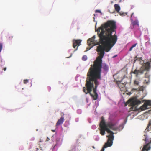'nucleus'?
Wrapping results in <instances>:
<instances>
[{
  "mask_svg": "<svg viewBox=\"0 0 151 151\" xmlns=\"http://www.w3.org/2000/svg\"><path fill=\"white\" fill-rule=\"evenodd\" d=\"M107 49L106 47L102 45H99L97 48V52H99V56L94 61L93 65H91L87 74L85 86L83 88V92L86 94L89 93L94 100H96L98 98V94L96 92L97 88L99 84L98 79H101V68L103 71L107 73L109 69V67L105 63L102 64V58L105 54V51Z\"/></svg>",
  "mask_w": 151,
  "mask_h": 151,
  "instance_id": "obj_1",
  "label": "nucleus"
},
{
  "mask_svg": "<svg viewBox=\"0 0 151 151\" xmlns=\"http://www.w3.org/2000/svg\"><path fill=\"white\" fill-rule=\"evenodd\" d=\"M116 22L110 20L102 24L96 30V29L100 43L103 46L107 47L106 52H109L117 41V36L115 34L112 35L113 32H116Z\"/></svg>",
  "mask_w": 151,
  "mask_h": 151,
  "instance_id": "obj_2",
  "label": "nucleus"
},
{
  "mask_svg": "<svg viewBox=\"0 0 151 151\" xmlns=\"http://www.w3.org/2000/svg\"><path fill=\"white\" fill-rule=\"evenodd\" d=\"M101 119L99 124L100 134L102 135H104L105 134V131H106L108 133L110 134L106 136L108 138L107 142H113L114 139V133L109 129L115 131L118 129V127L116 126L115 123L112 122H111L106 124L104 118L103 117H101Z\"/></svg>",
  "mask_w": 151,
  "mask_h": 151,
  "instance_id": "obj_3",
  "label": "nucleus"
},
{
  "mask_svg": "<svg viewBox=\"0 0 151 151\" xmlns=\"http://www.w3.org/2000/svg\"><path fill=\"white\" fill-rule=\"evenodd\" d=\"M150 63L147 62L144 64L142 66L139 70H137L135 69L133 72H131V73H133L136 75V77H137L139 74H142L144 71L145 70L148 71L150 68Z\"/></svg>",
  "mask_w": 151,
  "mask_h": 151,
  "instance_id": "obj_4",
  "label": "nucleus"
},
{
  "mask_svg": "<svg viewBox=\"0 0 151 151\" xmlns=\"http://www.w3.org/2000/svg\"><path fill=\"white\" fill-rule=\"evenodd\" d=\"M96 38L95 35H94L91 38H89L87 40V43L89 47H87L86 51L89 50L91 48H92L94 46L97 45H99V43L97 40H95V39Z\"/></svg>",
  "mask_w": 151,
  "mask_h": 151,
  "instance_id": "obj_5",
  "label": "nucleus"
},
{
  "mask_svg": "<svg viewBox=\"0 0 151 151\" xmlns=\"http://www.w3.org/2000/svg\"><path fill=\"white\" fill-rule=\"evenodd\" d=\"M144 136L145 137V139H143V140L145 142L146 144L143 146L142 151H148L151 149V138L150 139V141L149 142L147 135L144 134Z\"/></svg>",
  "mask_w": 151,
  "mask_h": 151,
  "instance_id": "obj_6",
  "label": "nucleus"
},
{
  "mask_svg": "<svg viewBox=\"0 0 151 151\" xmlns=\"http://www.w3.org/2000/svg\"><path fill=\"white\" fill-rule=\"evenodd\" d=\"M82 40H73V47L74 48H76L77 47L76 50H77L78 46L80 45Z\"/></svg>",
  "mask_w": 151,
  "mask_h": 151,
  "instance_id": "obj_7",
  "label": "nucleus"
},
{
  "mask_svg": "<svg viewBox=\"0 0 151 151\" xmlns=\"http://www.w3.org/2000/svg\"><path fill=\"white\" fill-rule=\"evenodd\" d=\"M130 101L131 104L132 106H134L136 105H137L139 104L141 102V101L137 99H132L129 100Z\"/></svg>",
  "mask_w": 151,
  "mask_h": 151,
  "instance_id": "obj_8",
  "label": "nucleus"
},
{
  "mask_svg": "<svg viewBox=\"0 0 151 151\" xmlns=\"http://www.w3.org/2000/svg\"><path fill=\"white\" fill-rule=\"evenodd\" d=\"M113 142H108L105 143L104 145L103 148L101 149V151H104V148L108 147H110L112 146L113 144Z\"/></svg>",
  "mask_w": 151,
  "mask_h": 151,
  "instance_id": "obj_9",
  "label": "nucleus"
},
{
  "mask_svg": "<svg viewBox=\"0 0 151 151\" xmlns=\"http://www.w3.org/2000/svg\"><path fill=\"white\" fill-rule=\"evenodd\" d=\"M64 121V118L63 117H61L59 119L56 123V126H58L63 123Z\"/></svg>",
  "mask_w": 151,
  "mask_h": 151,
  "instance_id": "obj_10",
  "label": "nucleus"
},
{
  "mask_svg": "<svg viewBox=\"0 0 151 151\" xmlns=\"http://www.w3.org/2000/svg\"><path fill=\"white\" fill-rule=\"evenodd\" d=\"M151 130V120H150L149 123L148 124V126L146 128V129H145L144 132L145 133L147 132L149 130Z\"/></svg>",
  "mask_w": 151,
  "mask_h": 151,
  "instance_id": "obj_11",
  "label": "nucleus"
},
{
  "mask_svg": "<svg viewBox=\"0 0 151 151\" xmlns=\"http://www.w3.org/2000/svg\"><path fill=\"white\" fill-rule=\"evenodd\" d=\"M114 7L115 10L117 12H119L120 10V7L118 4H114Z\"/></svg>",
  "mask_w": 151,
  "mask_h": 151,
  "instance_id": "obj_12",
  "label": "nucleus"
},
{
  "mask_svg": "<svg viewBox=\"0 0 151 151\" xmlns=\"http://www.w3.org/2000/svg\"><path fill=\"white\" fill-rule=\"evenodd\" d=\"M149 108H148L147 106V105H146L145 103L143 105L140 107V109L142 111L146 110Z\"/></svg>",
  "mask_w": 151,
  "mask_h": 151,
  "instance_id": "obj_13",
  "label": "nucleus"
},
{
  "mask_svg": "<svg viewBox=\"0 0 151 151\" xmlns=\"http://www.w3.org/2000/svg\"><path fill=\"white\" fill-rule=\"evenodd\" d=\"M131 24L133 26L136 25H139V22L138 20H136L132 22Z\"/></svg>",
  "mask_w": 151,
  "mask_h": 151,
  "instance_id": "obj_14",
  "label": "nucleus"
},
{
  "mask_svg": "<svg viewBox=\"0 0 151 151\" xmlns=\"http://www.w3.org/2000/svg\"><path fill=\"white\" fill-rule=\"evenodd\" d=\"M146 105H147V106L148 107V106H151V103L150 101H148L145 103Z\"/></svg>",
  "mask_w": 151,
  "mask_h": 151,
  "instance_id": "obj_15",
  "label": "nucleus"
},
{
  "mask_svg": "<svg viewBox=\"0 0 151 151\" xmlns=\"http://www.w3.org/2000/svg\"><path fill=\"white\" fill-rule=\"evenodd\" d=\"M145 78H147V81H149L150 75L149 74L148 72L147 73L145 74Z\"/></svg>",
  "mask_w": 151,
  "mask_h": 151,
  "instance_id": "obj_16",
  "label": "nucleus"
},
{
  "mask_svg": "<svg viewBox=\"0 0 151 151\" xmlns=\"http://www.w3.org/2000/svg\"><path fill=\"white\" fill-rule=\"evenodd\" d=\"M46 148V146L45 145H40V148L41 149V150H43L45 148Z\"/></svg>",
  "mask_w": 151,
  "mask_h": 151,
  "instance_id": "obj_17",
  "label": "nucleus"
},
{
  "mask_svg": "<svg viewBox=\"0 0 151 151\" xmlns=\"http://www.w3.org/2000/svg\"><path fill=\"white\" fill-rule=\"evenodd\" d=\"M87 59V57L86 55H84L82 58V60H83L85 61Z\"/></svg>",
  "mask_w": 151,
  "mask_h": 151,
  "instance_id": "obj_18",
  "label": "nucleus"
},
{
  "mask_svg": "<svg viewBox=\"0 0 151 151\" xmlns=\"http://www.w3.org/2000/svg\"><path fill=\"white\" fill-rule=\"evenodd\" d=\"M13 37V36L11 35H9L7 37L8 39L9 40H12Z\"/></svg>",
  "mask_w": 151,
  "mask_h": 151,
  "instance_id": "obj_19",
  "label": "nucleus"
},
{
  "mask_svg": "<svg viewBox=\"0 0 151 151\" xmlns=\"http://www.w3.org/2000/svg\"><path fill=\"white\" fill-rule=\"evenodd\" d=\"M134 83L136 85H138L139 84V82L138 81L134 80Z\"/></svg>",
  "mask_w": 151,
  "mask_h": 151,
  "instance_id": "obj_20",
  "label": "nucleus"
},
{
  "mask_svg": "<svg viewBox=\"0 0 151 151\" xmlns=\"http://www.w3.org/2000/svg\"><path fill=\"white\" fill-rule=\"evenodd\" d=\"M28 80L26 79L24 80V84H26L28 82Z\"/></svg>",
  "mask_w": 151,
  "mask_h": 151,
  "instance_id": "obj_21",
  "label": "nucleus"
},
{
  "mask_svg": "<svg viewBox=\"0 0 151 151\" xmlns=\"http://www.w3.org/2000/svg\"><path fill=\"white\" fill-rule=\"evenodd\" d=\"M2 48V44L1 43H0V52H1Z\"/></svg>",
  "mask_w": 151,
  "mask_h": 151,
  "instance_id": "obj_22",
  "label": "nucleus"
},
{
  "mask_svg": "<svg viewBox=\"0 0 151 151\" xmlns=\"http://www.w3.org/2000/svg\"><path fill=\"white\" fill-rule=\"evenodd\" d=\"M96 12L101 13V11L100 10H96L95 11Z\"/></svg>",
  "mask_w": 151,
  "mask_h": 151,
  "instance_id": "obj_23",
  "label": "nucleus"
},
{
  "mask_svg": "<svg viewBox=\"0 0 151 151\" xmlns=\"http://www.w3.org/2000/svg\"><path fill=\"white\" fill-rule=\"evenodd\" d=\"M137 44V43L135 44H134V45H132V46L133 48H134V47L136 46Z\"/></svg>",
  "mask_w": 151,
  "mask_h": 151,
  "instance_id": "obj_24",
  "label": "nucleus"
},
{
  "mask_svg": "<svg viewBox=\"0 0 151 151\" xmlns=\"http://www.w3.org/2000/svg\"><path fill=\"white\" fill-rule=\"evenodd\" d=\"M50 140V139L48 138V137H47V139H46V141H49V140Z\"/></svg>",
  "mask_w": 151,
  "mask_h": 151,
  "instance_id": "obj_25",
  "label": "nucleus"
},
{
  "mask_svg": "<svg viewBox=\"0 0 151 151\" xmlns=\"http://www.w3.org/2000/svg\"><path fill=\"white\" fill-rule=\"evenodd\" d=\"M133 48L132 47V46H131V47L129 49V51H131L132 50V49H133Z\"/></svg>",
  "mask_w": 151,
  "mask_h": 151,
  "instance_id": "obj_26",
  "label": "nucleus"
},
{
  "mask_svg": "<svg viewBox=\"0 0 151 151\" xmlns=\"http://www.w3.org/2000/svg\"><path fill=\"white\" fill-rule=\"evenodd\" d=\"M6 67H5V68H4L3 69V70H4V71H6Z\"/></svg>",
  "mask_w": 151,
  "mask_h": 151,
  "instance_id": "obj_27",
  "label": "nucleus"
},
{
  "mask_svg": "<svg viewBox=\"0 0 151 151\" xmlns=\"http://www.w3.org/2000/svg\"><path fill=\"white\" fill-rule=\"evenodd\" d=\"M146 81V80H145V83H148V82H145Z\"/></svg>",
  "mask_w": 151,
  "mask_h": 151,
  "instance_id": "obj_28",
  "label": "nucleus"
},
{
  "mask_svg": "<svg viewBox=\"0 0 151 151\" xmlns=\"http://www.w3.org/2000/svg\"><path fill=\"white\" fill-rule=\"evenodd\" d=\"M133 15V13L132 14L131 16H132Z\"/></svg>",
  "mask_w": 151,
  "mask_h": 151,
  "instance_id": "obj_29",
  "label": "nucleus"
},
{
  "mask_svg": "<svg viewBox=\"0 0 151 151\" xmlns=\"http://www.w3.org/2000/svg\"><path fill=\"white\" fill-rule=\"evenodd\" d=\"M93 147V148H94V146H93V147Z\"/></svg>",
  "mask_w": 151,
  "mask_h": 151,
  "instance_id": "obj_30",
  "label": "nucleus"
},
{
  "mask_svg": "<svg viewBox=\"0 0 151 151\" xmlns=\"http://www.w3.org/2000/svg\"><path fill=\"white\" fill-rule=\"evenodd\" d=\"M94 16H95V14H94Z\"/></svg>",
  "mask_w": 151,
  "mask_h": 151,
  "instance_id": "obj_31",
  "label": "nucleus"
}]
</instances>
